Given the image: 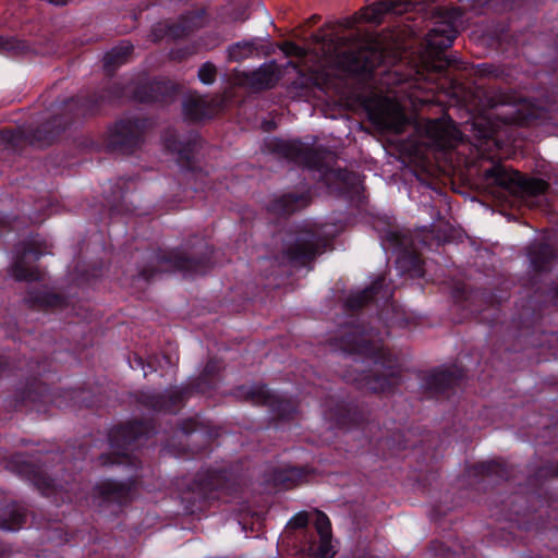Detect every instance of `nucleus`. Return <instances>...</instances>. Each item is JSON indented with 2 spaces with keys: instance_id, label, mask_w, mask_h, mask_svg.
<instances>
[{
  "instance_id": "1",
  "label": "nucleus",
  "mask_w": 558,
  "mask_h": 558,
  "mask_svg": "<svg viewBox=\"0 0 558 558\" xmlns=\"http://www.w3.org/2000/svg\"><path fill=\"white\" fill-rule=\"evenodd\" d=\"M456 10L439 14L433 28L426 35V44L434 60L426 62L414 71L411 80H399L402 84L399 92H408L413 105H425L435 100V93L453 94L458 82L450 74V69L466 70V63L456 57L446 56L444 51L451 47L457 37Z\"/></svg>"
},
{
  "instance_id": "2",
  "label": "nucleus",
  "mask_w": 558,
  "mask_h": 558,
  "mask_svg": "<svg viewBox=\"0 0 558 558\" xmlns=\"http://www.w3.org/2000/svg\"><path fill=\"white\" fill-rule=\"evenodd\" d=\"M337 345L344 353L364 356L372 361L368 372L354 369L347 371L343 378L355 384L359 389L369 392H386L401 383L402 366L399 359L388 350L381 339L376 338L373 330L361 326H347L340 330ZM355 364H359L355 361Z\"/></svg>"
},
{
  "instance_id": "3",
  "label": "nucleus",
  "mask_w": 558,
  "mask_h": 558,
  "mask_svg": "<svg viewBox=\"0 0 558 558\" xmlns=\"http://www.w3.org/2000/svg\"><path fill=\"white\" fill-rule=\"evenodd\" d=\"M478 109L483 112L493 110L496 120L505 126H527L549 119V109L512 90L496 88H477L474 95Z\"/></svg>"
},
{
  "instance_id": "4",
  "label": "nucleus",
  "mask_w": 558,
  "mask_h": 558,
  "mask_svg": "<svg viewBox=\"0 0 558 558\" xmlns=\"http://www.w3.org/2000/svg\"><path fill=\"white\" fill-rule=\"evenodd\" d=\"M222 369L219 360L210 359L206 363L199 377L184 388H171L162 393H142L140 402L144 405L167 413H175L194 392L206 393L214 388V378Z\"/></svg>"
},
{
  "instance_id": "5",
  "label": "nucleus",
  "mask_w": 558,
  "mask_h": 558,
  "mask_svg": "<svg viewBox=\"0 0 558 558\" xmlns=\"http://www.w3.org/2000/svg\"><path fill=\"white\" fill-rule=\"evenodd\" d=\"M153 432V425L143 421L114 426L109 433L112 452L100 456L101 464H125L136 468L140 461L131 452L137 449L142 445V439H147Z\"/></svg>"
},
{
  "instance_id": "6",
  "label": "nucleus",
  "mask_w": 558,
  "mask_h": 558,
  "mask_svg": "<svg viewBox=\"0 0 558 558\" xmlns=\"http://www.w3.org/2000/svg\"><path fill=\"white\" fill-rule=\"evenodd\" d=\"M199 252L202 256L196 258L187 255L182 250L160 251L153 258V262L156 263V268H143L140 276L148 281L154 278L156 272L180 271L185 277L204 275L211 268L214 251L202 240L199 242Z\"/></svg>"
},
{
  "instance_id": "7",
  "label": "nucleus",
  "mask_w": 558,
  "mask_h": 558,
  "mask_svg": "<svg viewBox=\"0 0 558 558\" xmlns=\"http://www.w3.org/2000/svg\"><path fill=\"white\" fill-rule=\"evenodd\" d=\"M330 240L322 235L317 230L302 231L295 238L294 243L283 250L280 259L282 264L292 266H306L320 254Z\"/></svg>"
},
{
  "instance_id": "8",
  "label": "nucleus",
  "mask_w": 558,
  "mask_h": 558,
  "mask_svg": "<svg viewBox=\"0 0 558 558\" xmlns=\"http://www.w3.org/2000/svg\"><path fill=\"white\" fill-rule=\"evenodd\" d=\"M150 125L146 119H122L108 131L107 147L112 151L131 153L143 141Z\"/></svg>"
},
{
  "instance_id": "9",
  "label": "nucleus",
  "mask_w": 558,
  "mask_h": 558,
  "mask_svg": "<svg viewBox=\"0 0 558 558\" xmlns=\"http://www.w3.org/2000/svg\"><path fill=\"white\" fill-rule=\"evenodd\" d=\"M236 396L243 397L252 404L269 407L275 418L279 421L292 420L296 414V405L291 399L270 392L265 385L240 387Z\"/></svg>"
},
{
  "instance_id": "10",
  "label": "nucleus",
  "mask_w": 558,
  "mask_h": 558,
  "mask_svg": "<svg viewBox=\"0 0 558 558\" xmlns=\"http://www.w3.org/2000/svg\"><path fill=\"white\" fill-rule=\"evenodd\" d=\"M484 177L492 183L507 190L521 189L532 196L544 194L548 189V183L543 179H526L519 171L508 169L501 163H495L485 170Z\"/></svg>"
},
{
  "instance_id": "11",
  "label": "nucleus",
  "mask_w": 558,
  "mask_h": 558,
  "mask_svg": "<svg viewBox=\"0 0 558 558\" xmlns=\"http://www.w3.org/2000/svg\"><path fill=\"white\" fill-rule=\"evenodd\" d=\"M268 148L274 154L310 169H320L324 163V150L307 146L300 140L275 138L269 142Z\"/></svg>"
},
{
  "instance_id": "12",
  "label": "nucleus",
  "mask_w": 558,
  "mask_h": 558,
  "mask_svg": "<svg viewBox=\"0 0 558 558\" xmlns=\"http://www.w3.org/2000/svg\"><path fill=\"white\" fill-rule=\"evenodd\" d=\"M368 116L374 124L395 133H402L408 123L404 107L391 97L375 98L368 106Z\"/></svg>"
},
{
  "instance_id": "13",
  "label": "nucleus",
  "mask_w": 558,
  "mask_h": 558,
  "mask_svg": "<svg viewBox=\"0 0 558 558\" xmlns=\"http://www.w3.org/2000/svg\"><path fill=\"white\" fill-rule=\"evenodd\" d=\"M57 119L48 122L43 128L34 132H26L21 128L15 129H1L0 142L3 144V149L8 153H17L25 144L46 146L52 143L59 131L51 128L56 124Z\"/></svg>"
},
{
  "instance_id": "14",
  "label": "nucleus",
  "mask_w": 558,
  "mask_h": 558,
  "mask_svg": "<svg viewBox=\"0 0 558 558\" xmlns=\"http://www.w3.org/2000/svg\"><path fill=\"white\" fill-rule=\"evenodd\" d=\"M420 129L427 140L426 145L437 150L451 149L461 141V133L451 120H427Z\"/></svg>"
},
{
  "instance_id": "15",
  "label": "nucleus",
  "mask_w": 558,
  "mask_h": 558,
  "mask_svg": "<svg viewBox=\"0 0 558 558\" xmlns=\"http://www.w3.org/2000/svg\"><path fill=\"white\" fill-rule=\"evenodd\" d=\"M135 484L133 480L118 482L114 480H105L94 487V500L98 506L117 504L119 507L130 502L135 495Z\"/></svg>"
},
{
  "instance_id": "16",
  "label": "nucleus",
  "mask_w": 558,
  "mask_h": 558,
  "mask_svg": "<svg viewBox=\"0 0 558 558\" xmlns=\"http://www.w3.org/2000/svg\"><path fill=\"white\" fill-rule=\"evenodd\" d=\"M463 377L464 373L458 366L436 369L425 377L424 387L433 397H440L459 386Z\"/></svg>"
},
{
  "instance_id": "17",
  "label": "nucleus",
  "mask_w": 558,
  "mask_h": 558,
  "mask_svg": "<svg viewBox=\"0 0 558 558\" xmlns=\"http://www.w3.org/2000/svg\"><path fill=\"white\" fill-rule=\"evenodd\" d=\"M178 93L177 85L168 80H154L141 84L134 90V98L140 102H171Z\"/></svg>"
},
{
  "instance_id": "18",
  "label": "nucleus",
  "mask_w": 558,
  "mask_h": 558,
  "mask_svg": "<svg viewBox=\"0 0 558 558\" xmlns=\"http://www.w3.org/2000/svg\"><path fill=\"white\" fill-rule=\"evenodd\" d=\"M387 240L396 248L401 250L397 258L398 267L402 271L411 274L413 277H422L424 275L422 258L418 253L405 250V236L400 232H389L387 234Z\"/></svg>"
},
{
  "instance_id": "19",
  "label": "nucleus",
  "mask_w": 558,
  "mask_h": 558,
  "mask_svg": "<svg viewBox=\"0 0 558 558\" xmlns=\"http://www.w3.org/2000/svg\"><path fill=\"white\" fill-rule=\"evenodd\" d=\"M196 137V134H193L186 143H182L177 138V134L173 131H168L163 136L166 148L178 153V162L180 167L187 172L196 171L193 159L194 150L197 146Z\"/></svg>"
},
{
  "instance_id": "20",
  "label": "nucleus",
  "mask_w": 558,
  "mask_h": 558,
  "mask_svg": "<svg viewBox=\"0 0 558 558\" xmlns=\"http://www.w3.org/2000/svg\"><path fill=\"white\" fill-rule=\"evenodd\" d=\"M385 287V277H377L372 284L356 293L351 294L347 301L345 306L351 311H359L363 306L367 305L371 301H377L383 299L388 301L392 296V291Z\"/></svg>"
},
{
  "instance_id": "21",
  "label": "nucleus",
  "mask_w": 558,
  "mask_h": 558,
  "mask_svg": "<svg viewBox=\"0 0 558 558\" xmlns=\"http://www.w3.org/2000/svg\"><path fill=\"white\" fill-rule=\"evenodd\" d=\"M218 106L204 96L190 95L183 102V114L186 120L197 122L213 118Z\"/></svg>"
},
{
  "instance_id": "22",
  "label": "nucleus",
  "mask_w": 558,
  "mask_h": 558,
  "mask_svg": "<svg viewBox=\"0 0 558 558\" xmlns=\"http://www.w3.org/2000/svg\"><path fill=\"white\" fill-rule=\"evenodd\" d=\"M43 253L39 250L32 247L31 245H26L23 248L22 255L17 256L13 265L11 266V275L17 281H40L43 279V272L33 266H28L24 257L27 255H33L35 259H38Z\"/></svg>"
},
{
  "instance_id": "23",
  "label": "nucleus",
  "mask_w": 558,
  "mask_h": 558,
  "mask_svg": "<svg viewBox=\"0 0 558 558\" xmlns=\"http://www.w3.org/2000/svg\"><path fill=\"white\" fill-rule=\"evenodd\" d=\"M278 81L277 66L274 63H264L251 73H244L242 83L254 90L272 88Z\"/></svg>"
},
{
  "instance_id": "24",
  "label": "nucleus",
  "mask_w": 558,
  "mask_h": 558,
  "mask_svg": "<svg viewBox=\"0 0 558 558\" xmlns=\"http://www.w3.org/2000/svg\"><path fill=\"white\" fill-rule=\"evenodd\" d=\"M310 203L311 194L308 192L301 194L287 193L275 198L269 206V210L276 215L288 216L305 208Z\"/></svg>"
},
{
  "instance_id": "25",
  "label": "nucleus",
  "mask_w": 558,
  "mask_h": 558,
  "mask_svg": "<svg viewBox=\"0 0 558 558\" xmlns=\"http://www.w3.org/2000/svg\"><path fill=\"white\" fill-rule=\"evenodd\" d=\"M225 478V471L222 470H206L197 473L193 481L192 490L202 499H209L211 493L222 488V480Z\"/></svg>"
},
{
  "instance_id": "26",
  "label": "nucleus",
  "mask_w": 558,
  "mask_h": 558,
  "mask_svg": "<svg viewBox=\"0 0 558 558\" xmlns=\"http://www.w3.org/2000/svg\"><path fill=\"white\" fill-rule=\"evenodd\" d=\"M19 472L25 475L43 495L57 496L59 494V486L40 468L23 462Z\"/></svg>"
},
{
  "instance_id": "27",
  "label": "nucleus",
  "mask_w": 558,
  "mask_h": 558,
  "mask_svg": "<svg viewBox=\"0 0 558 558\" xmlns=\"http://www.w3.org/2000/svg\"><path fill=\"white\" fill-rule=\"evenodd\" d=\"M555 252L547 243L538 242L529 247L531 267L535 272H546L555 259Z\"/></svg>"
},
{
  "instance_id": "28",
  "label": "nucleus",
  "mask_w": 558,
  "mask_h": 558,
  "mask_svg": "<svg viewBox=\"0 0 558 558\" xmlns=\"http://www.w3.org/2000/svg\"><path fill=\"white\" fill-rule=\"evenodd\" d=\"M119 96H120L119 94L112 95L111 93H109L107 96L94 95L93 97H88V98H86L84 96H78L76 99H72L69 102H66L65 107H66V109H71V110L75 107V116L85 117V116L96 113L99 109L100 104L102 101H105L106 99L111 101L113 98H117Z\"/></svg>"
},
{
  "instance_id": "29",
  "label": "nucleus",
  "mask_w": 558,
  "mask_h": 558,
  "mask_svg": "<svg viewBox=\"0 0 558 558\" xmlns=\"http://www.w3.org/2000/svg\"><path fill=\"white\" fill-rule=\"evenodd\" d=\"M315 529L319 535L317 553L322 558H331V523L329 518L320 510H316Z\"/></svg>"
},
{
  "instance_id": "30",
  "label": "nucleus",
  "mask_w": 558,
  "mask_h": 558,
  "mask_svg": "<svg viewBox=\"0 0 558 558\" xmlns=\"http://www.w3.org/2000/svg\"><path fill=\"white\" fill-rule=\"evenodd\" d=\"M325 407L326 417L335 422L337 426L350 427L360 424V413L356 409H352L344 403L337 404L335 411L327 403Z\"/></svg>"
},
{
  "instance_id": "31",
  "label": "nucleus",
  "mask_w": 558,
  "mask_h": 558,
  "mask_svg": "<svg viewBox=\"0 0 558 558\" xmlns=\"http://www.w3.org/2000/svg\"><path fill=\"white\" fill-rule=\"evenodd\" d=\"M262 48L260 39L257 38L238 41L228 48V59L229 61L241 62L254 56H259Z\"/></svg>"
},
{
  "instance_id": "32",
  "label": "nucleus",
  "mask_w": 558,
  "mask_h": 558,
  "mask_svg": "<svg viewBox=\"0 0 558 558\" xmlns=\"http://www.w3.org/2000/svg\"><path fill=\"white\" fill-rule=\"evenodd\" d=\"M133 52V45L129 41H122L113 47L104 57V69L108 74H112L118 66L129 61Z\"/></svg>"
},
{
  "instance_id": "33",
  "label": "nucleus",
  "mask_w": 558,
  "mask_h": 558,
  "mask_svg": "<svg viewBox=\"0 0 558 558\" xmlns=\"http://www.w3.org/2000/svg\"><path fill=\"white\" fill-rule=\"evenodd\" d=\"M470 473L478 476H495L501 480H508L510 476V470L507 464L497 460L484 461L474 464L471 468Z\"/></svg>"
},
{
  "instance_id": "34",
  "label": "nucleus",
  "mask_w": 558,
  "mask_h": 558,
  "mask_svg": "<svg viewBox=\"0 0 558 558\" xmlns=\"http://www.w3.org/2000/svg\"><path fill=\"white\" fill-rule=\"evenodd\" d=\"M26 522V509L17 504L9 506L0 521V529L4 531H19Z\"/></svg>"
},
{
  "instance_id": "35",
  "label": "nucleus",
  "mask_w": 558,
  "mask_h": 558,
  "mask_svg": "<svg viewBox=\"0 0 558 558\" xmlns=\"http://www.w3.org/2000/svg\"><path fill=\"white\" fill-rule=\"evenodd\" d=\"M500 126V124L492 123L490 129L484 135V140L482 141L480 146L483 158L494 160L497 157V155L493 151V148H496V150L502 149L505 143L499 138Z\"/></svg>"
},
{
  "instance_id": "36",
  "label": "nucleus",
  "mask_w": 558,
  "mask_h": 558,
  "mask_svg": "<svg viewBox=\"0 0 558 558\" xmlns=\"http://www.w3.org/2000/svg\"><path fill=\"white\" fill-rule=\"evenodd\" d=\"M25 302L34 308L47 310L58 307L62 304V298L45 291H29Z\"/></svg>"
},
{
  "instance_id": "37",
  "label": "nucleus",
  "mask_w": 558,
  "mask_h": 558,
  "mask_svg": "<svg viewBox=\"0 0 558 558\" xmlns=\"http://www.w3.org/2000/svg\"><path fill=\"white\" fill-rule=\"evenodd\" d=\"M396 4L392 0H381L364 8L361 12L362 20L368 23L380 24L384 16L393 11Z\"/></svg>"
},
{
  "instance_id": "38",
  "label": "nucleus",
  "mask_w": 558,
  "mask_h": 558,
  "mask_svg": "<svg viewBox=\"0 0 558 558\" xmlns=\"http://www.w3.org/2000/svg\"><path fill=\"white\" fill-rule=\"evenodd\" d=\"M372 52L368 49H361L349 56L350 70L354 72H371L375 66L374 62L369 60Z\"/></svg>"
},
{
  "instance_id": "39",
  "label": "nucleus",
  "mask_w": 558,
  "mask_h": 558,
  "mask_svg": "<svg viewBox=\"0 0 558 558\" xmlns=\"http://www.w3.org/2000/svg\"><path fill=\"white\" fill-rule=\"evenodd\" d=\"M26 50L27 45L25 41L14 37L0 36V51L11 54H19L24 53Z\"/></svg>"
},
{
  "instance_id": "40",
  "label": "nucleus",
  "mask_w": 558,
  "mask_h": 558,
  "mask_svg": "<svg viewBox=\"0 0 558 558\" xmlns=\"http://www.w3.org/2000/svg\"><path fill=\"white\" fill-rule=\"evenodd\" d=\"M217 74V66L213 62L207 61L198 69L197 77L203 84L211 85L216 81Z\"/></svg>"
},
{
  "instance_id": "41",
  "label": "nucleus",
  "mask_w": 558,
  "mask_h": 558,
  "mask_svg": "<svg viewBox=\"0 0 558 558\" xmlns=\"http://www.w3.org/2000/svg\"><path fill=\"white\" fill-rule=\"evenodd\" d=\"M301 476V470L292 468L281 471L277 476V481L282 483L287 488H290L296 484V480H299Z\"/></svg>"
},
{
  "instance_id": "42",
  "label": "nucleus",
  "mask_w": 558,
  "mask_h": 558,
  "mask_svg": "<svg viewBox=\"0 0 558 558\" xmlns=\"http://www.w3.org/2000/svg\"><path fill=\"white\" fill-rule=\"evenodd\" d=\"M166 36H169L168 33V23H158L156 24L150 33V37L153 41H159Z\"/></svg>"
},
{
  "instance_id": "43",
  "label": "nucleus",
  "mask_w": 558,
  "mask_h": 558,
  "mask_svg": "<svg viewBox=\"0 0 558 558\" xmlns=\"http://www.w3.org/2000/svg\"><path fill=\"white\" fill-rule=\"evenodd\" d=\"M308 523V514L305 511H301L296 513L289 522V525L292 529H303L306 527Z\"/></svg>"
},
{
  "instance_id": "44",
  "label": "nucleus",
  "mask_w": 558,
  "mask_h": 558,
  "mask_svg": "<svg viewBox=\"0 0 558 558\" xmlns=\"http://www.w3.org/2000/svg\"><path fill=\"white\" fill-rule=\"evenodd\" d=\"M168 33L171 38H181L187 35L189 31L183 25L168 24Z\"/></svg>"
},
{
  "instance_id": "45",
  "label": "nucleus",
  "mask_w": 558,
  "mask_h": 558,
  "mask_svg": "<svg viewBox=\"0 0 558 558\" xmlns=\"http://www.w3.org/2000/svg\"><path fill=\"white\" fill-rule=\"evenodd\" d=\"M191 54H192V52L190 51L189 48L171 49L169 52L170 59L175 60V61H182Z\"/></svg>"
},
{
  "instance_id": "46",
  "label": "nucleus",
  "mask_w": 558,
  "mask_h": 558,
  "mask_svg": "<svg viewBox=\"0 0 558 558\" xmlns=\"http://www.w3.org/2000/svg\"><path fill=\"white\" fill-rule=\"evenodd\" d=\"M476 73L480 76H497L498 75L495 66L492 64H486V63L477 65Z\"/></svg>"
},
{
  "instance_id": "47",
  "label": "nucleus",
  "mask_w": 558,
  "mask_h": 558,
  "mask_svg": "<svg viewBox=\"0 0 558 558\" xmlns=\"http://www.w3.org/2000/svg\"><path fill=\"white\" fill-rule=\"evenodd\" d=\"M198 421L196 418H189L182 422L181 424V430L184 434H191L193 432H196L198 429Z\"/></svg>"
},
{
  "instance_id": "48",
  "label": "nucleus",
  "mask_w": 558,
  "mask_h": 558,
  "mask_svg": "<svg viewBox=\"0 0 558 558\" xmlns=\"http://www.w3.org/2000/svg\"><path fill=\"white\" fill-rule=\"evenodd\" d=\"M130 366L132 368H143L144 369V376L146 377L148 372L145 369V362L144 360L138 356V355H134V357L130 361Z\"/></svg>"
},
{
  "instance_id": "49",
  "label": "nucleus",
  "mask_w": 558,
  "mask_h": 558,
  "mask_svg": "<svg viewBox=\"0 0 558 558\" xmlns=\"http://www.w3.org/2000/svg\"><path fill=\"white\" fill-rule=\"evenodd\" d=\"M284 50L287 53H291L294 56H302L304 52V50L300 46H298L296 44H293V43H287Z\"/></svg>"
},
{
  "instance_id": "50",
  "label": "nucleus",
  "mask_w": 558,
  "mask_h": 558,
  "mask_svg": "<svg viewBox=\"0 0 558 558\" xmlns=\"http://www.w3.org/2000/svg\"><path fill=\"white\" fill-rule=\"evenodd\" d=\"M548 298L555 304H558V284L555 288L548 290Z\"/></svg>"
},
{
  "instance_id": "51",
  "label": "nucleus",
  "mask_w": 558,
  "mask_h": 558,
  "mask_svg": "<svg viewBox=\"0 0 558 558\" xmlns=\"http://www.w3.org/2000/svg\"><path fill=\"white\" fill-rule=\"evenodd\" d=\"M548 473L553 476H557L558 477V463L556 464H553L548 468Z\"/></svg>"
},
{
  "instance_id": "52",
  "label": "nucleus",
  "mask_w": 558,
  "mask_h": 558,
  "mask_svg": "<svg viewBox=\"0 0 558 558\" xmlns=\"http://www.w3.org/2000/svg\"><path fill=\"white\" fill-rule=\"evenodd\" d=\"M47 1L54 5H64L69 2V0H47Z\"/></svg>"
},
{
  "instance_id": "53",
  "label": "nucleus",
  "mask_w": 558,
  "mask_h": 558,
  "mask_svg": "<svg viewBox=\"0 0 558 558\" xmlns=\"http://www.w3.org/2000/svg\"><path fill=\"white\" fill-rule=\"evenodd\" d=\"M84 391L83 390H69L66 391L65 393L71 398L73 399L74 396H76L77 393H83Z\"/></svg>"
},
{
  "instance_id": "54",
  "label": "nucleus",
  "mask_w": 558,
  "mask_h": 558,
  "mask_svg": "<svg viewBox=\"0 0 558 558\" xmlns=\"http://www.w3.org/2000/svg\"><path fill=\"white\" fill-rule=\"evenodd\" d=\"M147 367L149 368V372H155L156 371L153 361H148L147 362Z\"/></svg>"
},
{
  "instance_id": "55",
  "label": "nucleus",
  "mask_w": 558,
  "mask_h": 558,
  "mask_svg": "<svg viewBox=\"0 0 558 558\" xmlns=\"http://www.w3.org/2000/svg\"><path fill=\"white\" fill-rule=\"evenodd\" d=\"M2 555H3V551H2V550H0V557H1Z\"/></svg>"
}]
</instances>
